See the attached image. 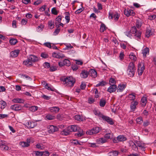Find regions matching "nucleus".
Returning <instances> with one entry per match:
<instances>
[{
    "mask_svg": "<svg viewBox=\"0 0 156 156\" xmlns=\"http://www.w3.org/2000/svg\"><path fill=\"white\" fill-rule=\"evenodd\" d=\"M120 15L118 13H111L110 12L109 14L108 17L110 19H112L114 18L115 21H117Z\"/></svg>",
    "mask_w": 156,
    "mask_h": 156,
    "instance_id": "nucleus-11",
    "label": "nucleus"
},
{
    "mask_svg": "<svg viewBox=\"0 0 156 156\" xmlns=\"http://www.w3.org/2000/svg\"><path fill=\"white\" fill-rule=\"evenodd\" d=\"M86 85L84 83H82L80 85L81 89L84 90L86 88Z\"/></svg>",
    "mask_w": 156,
    "mask_h": 156,
    "instance_id": "nucleus-56",
    "label": "nucleus"
},
{
    "mask_svg": "<svg viewBox=\"0 0 156 156\" xmlns=\"http://www.w3.org/2000/svg\"><path fill=\"white\" fill-rule=\"evenodd\" d=\"M9 147L6 145H0V149L1 150H7L9 149Z\"/></svg>",
    "mask_w": 156,
    "mask_h": 156,
    "instance_id": "nucleus-33",
    "label": "nucleus"
},
{
    "mask_svg": "<svg viewBox=\"0 0 156 156\" xmlns=\"http://www.w3.org/2000/svg\"><path fill=\"white\" fill-rule=\"evenodd\" d=\"M29 143L30 142L28 143L24 141L21 142H20V145L23 147H27L30 145Z\"/></svg>",
    "mask_w": 156,
    "mask_h": 156,
    "instance_id": "nucleus-31",
    "label": "nucleus"
},
{
    "mask_svg": "<svg viewBox=\"0 0 156 156\" xmlns=\"http://www.w3.org/2000/svg\"><path fill=\"white\" fill-rule=\"evenodd\" d=\"M6 105L7 104L5 101L3 100L0 101V108L1 109H4Z\"/></svg>",
    "mask_w": 156,
    "mask_h": 156,
    "instance_id": "nucleus-27",
    "label": "nucleus"
},
{
    "mask_svg": "<svg viewBox=\"0 0 156 156\" xmlns=\"http://www.w3.org/2000/svg\"><path fill=\"white\" fill-rule=\"evenodd\" d=\"M136 121L137 123L139 124H141L143 123V119L141 117H139L136 119Z\"/></svg>",
    "mask_w": 156,
    "mask_h": 156,
    "instance_id": "nucleus-40",
    "label": "nucleus"
},
{
    "mask_svg": "<svg viewBox=\"0 0 156 156\" xmlns=\"http://www.w3.org/2000/svg\"><path fill=\"white\" fill-rule=\"evenodd\" d=\"M70 65L71 62L70 61L67 59H65L62 62H58V65L61 67L64 66H69Z\"/></svg>",
    "mask_w": 156,
    "mask_h": 156,
    "instance_id": "nucleus-9",
    "label": "nucleus"
},
{
    "mask_svg": "<svg viewBox=\"0 0 156 156\" xmlns=\"http://www.w3.org/2000/svg\"><path fill=\"white\" fill-rule=\"evenodd\" d=\"M100 130V128L98 127H93L91 129L89 130L86 132L87 134L92 135L98 133Z\"/></svg>",
    "mask_w": 156,
    "mask_h": 156,
    "instance_id": "nucleus-6",
    "label": "nucleus"
},
{
    "mask_svg": "<svg viewBox=\"0 0 156 156\" xmlns=\"http://www.w3.org/2000/svg\"><path fill=\"white\" fill-rule=\"evenodd\" d=\"M117 88V86L115 84H112V85H110L108 88L107 91L110 93L114 92L116 90Z\"/></svg>",
    "mask_w": 156,
    "mask_h": 156,
    "instance_id": "nucleus-13",
    "label": "nucleus"
},
{
    "mask_svg": "<svg viewBox=\"0 0 156 156\" xmlns=\"http://www.w3.org/2000/svg\"><path fill=\"white\" fill-rule=\"evenodd\" d=\"M65 14L66 15L65 17V19L66 20V23H68L70 21L69 13V12H66Z\"/></svg>",
    "mask_w": 156,
    "mask_h": 156,
    "instance_id": "nucleus-34",
    "label": "nucleus"
},
{
    "mask_svg": "<svg viewBox=\"0 0 156 156\" xmlns=\"http://www.w3.org/2000/svg\"><path fill=\"white\" fill-rule=\"evenodd\" d=\"M57 67L55 66H51L50 69V71L51 72H53L57 70Z\"/></svg>",
    "mask_w": 156,
    "mask_h": 156,
    "instance_id": "nucleus-62",
    "label": "nucleus"
},
{
    "mask_svg": "<svg viewBox=\"0 0 156 156\" xmlns=\"http://www.w3.org/2000/svg\"><path fill=\"white\" fill-rule=\"evenodd\" d=\"M142 54L143 55V57L146 58L147 56V55H148L149 53V49L148 48H146L142 50Z\"/></svg>",
    "mask_w": 156,
    "mask_h": 156,
    "instance_id": "nucleus-24",
    "label": "nucleus"
},
{
    "mask_svg": "<svg viewBox=\"0 0 156 156\" xmlns=\"http://www.w3.org/2000/svg\"><path fill=\"white\" fill-rule=\"evenodd\" d=\"M106 84V82L105 81H101L99 83L97 84L96 85V87H98L99 86H102L105 85Z\"/></svg>",
    "mask_w": 156,
    "mask_h": 156,
    "instance_id": "nucleus-44",
    "label": "nucleus"
},
{
    "mask_svg": "<svg viewBox=\"0 0 156 156\" xmlns=\"http://www.w3.org/2000/svg\"><path fill=\"white\" fill-rule=\"evenodd\" d=\"M38 60L37 57L33 55H30L28 59L23 61L25 65L31 66H32V62H35Z\"/></svg>",
    "mask_w": 156,
    "mask_h": 156,
    "instance_id": "nucleus-3",
    "label": "nucleus"
},
{
    "mask_svg": "<svg viewBox=\"0 0 156 156\" xmlns=\"http://www.w3.org/2000/svg\"><path fill=\"white\" fill-rule=\"evenodd\" d=\"M44 83H46V84L45 85V87H46V88L48 89L49 90H50L52 91H54V89L53 88H52L50 86H49L48 85V84L47 83H46L45 81H44Z\"/></svg>",
    "mask_w": 156,
    "mask_h": 156,
    "instance_id": "nucleus-45",
    "label": "nucleus"
},
{
    "mask_svg": "<svg viewBox=\"0 0 156 156\" xmlns=\"http://www.w3.org/2000/svg\"><path fill=\"white\" fill-rule=\"evenodd\" d=\"M45 46L49 48H51V43L49 42H45L44 44Z\"/></svg>",
    "mask_w": 156,
    "mask_h": 156,
    "instance_id": "nucleus-59",
    "label": "nucleus"
},
{
    "mask_svg": "<svg viewBox=\"0 0 156 156\" xmlns=\"http://www.w3.org/2000/svg\"><path fill=\"white\" fill-rule=\"evenodd\" d=\"M12 101L14 103H23L24 100L21 98H14L12 99Z\"/></svg>",
    "mask_w": 156,
    "mask_h": 156,
    "instance_id": "nucleus-26",
    "label": "nucleus"
},
{
    "mask_svg": "<svg viewBox=\"0 0 156 156\" xmlns=\"http://www.w3.org/2000/svg\"><path fill=\"white\" fill-rule=\"evenodd\" d=\"M23 125L28 128H34L35 126L34 123V122L29 121L25 122Z\"/></svg>",
    "mask_w": 156,
    "mask_h": 156,
    "instance_id": "nucleus-12",
    "label": "nucleus"
},
{
    "mask_svg": "<svg viewBox=\"0 0 156 156\" xmlns=\"http://www.w3.org/2000/svg\"><path fill=\"white\" fill-rule=\"evenodd\" d=\"M88 75V72L87 71L84 70H82L81 72L80 76L81 78H86L87 77Z\"/></svg>",
    "mask_w": 156,
    "mask_h": 156,
    "instance_id": "nucleus-22",
    "label": "nucleus"
},
{
    "mask_svg": "<svg viewBox=\"0 0 156 156\" xmlns=\"http://www.w3.org/2000/svg\"><path fill=\"white\" fill-rule=\"evenodd\" d=\"M115 81L114 78H111L110 79L109 83L110 85H112V84H115Z\"/></svg>",
    "mask_w": 156,
    "mask_h": 156,
    "instance_id": "nucleus-46",
    "label": "nucleus"
},
{
    "mask_svg": "<svg viewBox=\"0 0 156 156\" xmlns=\"http://www.w3.org/2000/svg\"><path fill=\"white\" fill-rule=\"evenodd\" d=\"M78 143V141L76 140H73L71 142L72 144L74 145H77Z\"/></svg>",
    "mask_w": 156,
    "mask_h": 156,
    "instance_id": "nucleus-64",
    "label": "nucleus"
},
{
    "mask_svg": "<svg viewBox=\"0 0 156 156\" xmlns=\"http://www.w3.org/2000/svg\"><path fill=\"white\" fill-rule=\"evenodd\" d=\"M43 66L44 68H48L50 67V63L48 62H45L43 64Z\"/></svg>",
    "mask_w": 156,
    "mask_h": 156,
    "instance_id": "nucleus-47",
    "label": "nucleus"
},
{
    "mask_svg": "<svg viewBox=\"0 0 156 156\" xmlns=\"http://www.w3.org/2000/svg\"><path fill=\"white\" fill-rule=\"evenodd\" d=\"M152 34L151 29L150 27H147L145 34V37H149Z\"/></svg>",
    "mask_w": 156,
    "mask_h": 156,
    "instance_id": "nucleus-23",
    "label": "nucleus"
},
{
    "mask_svg": "<svg viewBox=\"0 0 156 156\" xmlns=\"http://www.w3.org/2000/svg\"><path fill=\"white\" fill-rule=\"evenodd\" d=\"M71 68L74 71H76L78 69V66L76 64L72 65Z\"/></svg>",
    "mask_w": 156,
    "mask_h": 156,
    "instance_id": "nucleus-51",
    "label": "nucleus"
},
{
    "mask_svg": "<svg viewBox=\"0 0 156 156\" xmlns=\"http://www.w3.org/2000/svg\"><path fill=\"white\" fill-rule=\"evenodd\" d=\"M129 58L131 60L135 61L136 59V58L135 55L133 52H131L129 55Z\"/></svg>",
    "mask_w": 156,
    "mask_h": 156,
    "instance_id": "nucleus-36",
    "label": "nucleus"
},
{
    "mask_svg": "<svg viewBox=\"0 0 156 156\" xmlns=\"http://www.w3.org/2000/svg\"><path fill=\"white\" fill-rule=\"evenodd\" d=\"M136 69L134 63L130 62L128 66L127 70L128 75L129 77H133L134 76Z\"/></svg>",
    "mask_w": 156,
    "mask_h": 156,
    "instance_id": "nucleus-4",
    "label": "nucleus"
},
{
    "mask_svg": "<svg viewBox=\"0 0 156 156\" xmlns=\"http://www.w3.org/2000/svg\"><path fill=\"white\" fill-rule=\"evenodd\" d=\"M64 82L68 86L73 87L76 82V80L72 76H69L66 78H63L62 79Z\"/></svg>",
    "mask_w": 156,
    "mask_h": 156,
    "instance_id": "nucleus-2",
    "label": "nucleus"
},
{
    "mask_svg": "<svg viewBox=\"0 0 156 156\" xmlns=\"http://www.w3.org/2000/svg\"><path fill=\"white\" fill-rule=\"evenodd\" d=\"M130 31L131 34H135L134 37L138 41H139L141 39L142 32L140 31H137L135 26L132 27Z\"/></svg>",
    "mask_w": 156,
    "mask_h": 156,
    "instance_id": "nucleus-5",
    "label": "nucleus"
},
{
    "mask_svg": "<svg viewBox=\"0 0 156 156\" xmlns=\"http://www.w3.org/2000/svg\"><path fill=\"white\" fill-rule=\"evenodd\" d=\"M75 119L79 121H83V118L80 115H76L74 116Z\"/></svg>",
    "mask_w": 156,
    "mask_h": 156,
    "instance_id": "nucleus-35",
    "label": "nucleus"
},
{
    "mask_svg": "<svg viewBox=\"0 0 156 156\" xmlns=\"http://www.w3.org/2000/svg\"><path fill=\"white\" fill-rule=\"evenodd\" d=\"M138 102L136 101H132L130 105V108L133 111H134L136 108V106L138 104Z\"/></svg>",
    "mask_w": 156,
    "mask_h": 156,
    "instance_id": "nucleus-18",
    "label": "nucleus"
},
{
    "mask_svg": "<svg viewBox=\"0 0 156 156\" xmlns=\"http://www.w3.org/2000/svg\"><path fill=\"white\" fill-rule=\"evenodd\" d=\"M110 135L111 134L110 133H106L105 135L104 138L107 139L111 138Z\"/></svg>",
    "mask_w": 156,
    "mask_h": 156,
    "instance_id": "nucleus-58",
    "label": "nucleus"
},
{
    "mask_svg": "<svg viewBox=\"0 0 156 156\" xmlns=\"http://www.w3.org/2000/svg\"><path fill=\"white\" fill-rule=\"evenodd\" d=\"M118 141H123L126 140V138L123 135H119L116 138Z\"/></svg>",
    "mask_w": 156,
    "mask_h": 156,
    "instance_id": "nucleus-28",
    "label": "nucleus"
},
{
    "mask_svg": "<svg viewBox=\"0 0 156 156\" xmlns=\"http://www.w3.org/2000/svg\"><path fill=\"white\" fill-rule=\"evenodd\" d=\"M128 98L130 100L134 101L135 98V96L134 94H131L129 95Z\"/></svg>",
    "mask_w": 156,
    "mask_h": 156,
    "instance_id": "nucleus-42",
    "label": "nucleus"
},
{
    "mask_svg": "<svg viewBox=\"0 0 156 156\" xmlns=\"http://www.w3.org/2000/svg\"><path fill=\"white\" fill-rule=\"evenodd\" d=\"M22 107L18 104H15L11 105L10 107L11 109L16 111H19L21 109Z\"/></svg>",
    "mask_w": 156,
    "mask_h": 156,
    "instance_id": "nucleus-15",
    "label": "nucleus"
},
{
    "mask_svg": "<svg viewBox=\"0 0 156 156\" xmlns=\"http://www.w3.org/2000/svg\"><path fill=\"white\" fill-rule=\"evenodd\" d=\"M46 5H45L42 6L39 8V10L40 11H44L45 10Z\"/></svg>",
    "mask_w": 156,
    "mask_h": 156,
    "instance_id": "nucleus-60",
    "label": "nucleus"
},
{
    "mask_svg": "<svg viewBox=\"0 0 156 156\" xmlns=\"http://www.w3.org/2000/svg\"><path fill=\"white\" fill-rule=\"evenodd\" d=\"M48 132L49 133H53L58 131V128L56 126L53 125H50L48 127Z\"/></svg>",
    "mask_w": 156,
    "mask_h": 156,
    "instance_id": "nucleus-10",
    "label": "nucleus"
},
{
    "mask_svg": "<svg viewBox=\"0 0 156 156\" xmlns=\"http://www.w3.org/2000/svg\"><path fill=\"white\" fill-rule=\"evenodd\" d=\"M44 26L43 25H41L38 26L37 28V30L38 32H41L42 31L43 28H44Z\"/></svg>",
    "mask_w": 156,
    "mask_h": 156,
    "instance_id": "nucleus-50",
    "label": "nucleus"
},
{
    "mask_svg": "<svg viewBox=\"0 0 156 156\" xmlns=\"http://www.w3.org/2000/svg\"><path fill=\"white\" fill-rule=\"evenodd\" d=\"M124 13L127 17H129L130 16H133L135 15V12L133 10L128 8L125 9L124 11Z\"/></svg>",
    "mask_w": 156,
    "mask_h": 156,
    "instance_id": "nucleus-7",
    "label": "nucleus"
},
{
    "mask_svg": "<svg viewBox=\"0 0 156 156\" xmlns=\"http://www.w3.org/2000/svg\"><path fill=\"white\" fill-rule=\"evenodd\" d=\"M51 12L52 13L55 15H57L58 14V12L55 7H54L52 8Z\"/></svg>",
    "mask_w": 156,
    "mask_h": 156,
    "instance_id": "nucleus-48",
    "label": "nucleus"
},
{
    "mask_svg": "<svg viewBox=\"0 0 156 156\" xmlns=\"http://www.w3.org/2000/svg\"><path fill=\"white\" fill-rule=\"evenodd\" d=\"M135 143V141L133 142V141H130L129 144L130 146L132 148L133 150L137 151L138 150V148L136 144Z\"/></svg>",
    "mask_w": 156,
    "mask_h": 156,
    "instance_id": "nucleus-19",
    "label": "nucleus"
},
{
    "mask_svg": "<svg viewBox=\"0 0 156 156\" xmlns=\"http://www.w3.org/2000/svg\"><path fill=\"white\" fill-rule=\"evenodd\" d=\"M52 56L54 58L59 59V53H57L55 52L52 53Z\"/></svg>",
    "mask_w": 156,
    "mask_h": 156,
    "instance_id": "nucleus-52",
    "label": "nucleus"
},
{
    "mask_svg": "<svg viewBox=\"0 0 156 156\" xmlns=\"http://www.w3.org/2000/svg\"><path fill=\"white\" fill-rule=\"evenodd\" d=\"M103 120L106 121L108 123L111 125H113L114 122L113 121L112 119L109 117L105 116L104 118H103Z\"/></svg>",
    "mask_w": 156,
    "mask_h": 156,
    "instance_id": "nucleus-16",
    "label": "nucleus"
},
{
    "mask_svg": "<svg viewBox=\"0 0 156 156\" xmlns=\"http://www.w3.org/2000/svg\"><path fill=\"white\" fill-rule=\"evenodd\" d=\"M37 108L38 107L37 106H32L29 108V110L32 112H35L37 110Z\"/></svg>",
    "mask_w": 156,
    "mask_h": 156,
    "instance_id": "nucleus-37",
    "label": "nucleus"
},
{
    "mask_svg": "<svg viewBox=\"0 0 156 156\" xmlns=\"http://www.w3.org/2000/svg\"><path fill=\"white\" fill-rule=\"evenodd\" d=\"M59 110V108L56 106L50 107L49 108V110L50 112L55 113H57L58 112Z\"/></svg>",
    "mask_w": 156,
    "mask_h": 156,
    "instance_id": "nucleus-20",
    "label": "nucleus"
},
{
    "mask_svg": "<svg viewBox=\"0 0 156 156\" xmlns=\"http://www.w3.org/2000/svg\"><path fill=\"white\" fill-rule=\"evenodd\" d=\"M70 133H71L70 131L68 130V127L66 129H63L61 132L62 134L65 136L69 135L70 134Z\"/></svg>",
    "mask_w": 156,
    "mask_h": 156,
    "instance_id": "nucleus-30",
    "label": "nucleus"
},
{
    "mask_svg": "<svg viewBox=\"0 0 156 156\" xmlns=\"http://www.w3.org/2000/svg\"><path fill=\"white\" fill-rule=\"evenodd\" d=\"M89 75L93 78H95L97 76V73L95 69H91L88 72Z\"/></svg>",
    "mask_w": 156,
    "mask_h": 156,
    "instance_id": "nucleus-17",
    "label": "nucleus"
},
{
    "mask_svg": "<svg viewBox=\"0 0 156 156\" xmlns=\"http://www.w3.org/2000/svg\"><path fill=\"white\" fill-rule=\"evenodd\" d=\"M57 118L59 120H61L63 119V116L62 115L58 114L57 115Z\"/></svg>",
    "mask_w": 156,
    "mask_h": 156,
    "instance_id": "nucleus-63",
    "label": "nucleus"
},
{
    "mask_svg": "<svg viewBox=\"0 0 156 156\" xmlns=\"http://www.w3.org/2000/svg\"><path fill=\"white\" fill-rule=\"evenodd\" d=\"M20 53V50L18 49L12 51L10 53V57L15 58L18 56Z\"/></svg>",
    "mask_w": 156,
    "mask_h": 156,
    "instance_id": "nucleus-14",
    "label": "nucleus"
},
{
    "mask_svg": "<svg viewBox=\"0 0 156 156\" xmlns=\"http://www.w3.org/2000/svg\"><path fill=\"white\" fill-rule=\"evenodd\" d=\"M60 29H58L57 28L55 29V31H54L53 34L54 35H57L59 32Z\"/></svg>",
    "mask_w": 156,
    "mask_h": 156,
    "instance_id": "nucleus-57",
    "label": "nucleus"
},
{
    "mask_svg": "<svg viewBox=\"0 0 156 156\" xmlns=\"http://www.w3.org/2000/svg\"><path fill=\"white\" fill-rule=\"evenodd\" d=\"M141 25L142 23L140 22L138 20H137L136 22V26L137 28H139L141 27Z\"/></svg>",
    "mask_w": 156,
    "mask_h": 156,
    "instance_id": "nucleus-55",
    "label": "nucleus"
},
{
    "mask_svg": "<svg viewBox=\"0 0 156 156\" xmlns=\"http://www.w3.org/2000/svg\"><path fill=\"white\" fill-rule=\"evenodd\" d=\"M131 34V33L130 31H127L125 32V34L130 38H131L132 37V35Z\"/></svg>",
    "mask_w": 156,
    "mask_h": 156,
    "instance_id": "nucleus-49",
    "label": "nucleus"
},
{
    "mask_svg": "<svg viewBox=\"0 0 156 156\" xmlns=\"http://www.w3.org/2000/svg\"><path fill=\"white\" fill-rule=\"evenodd\" d=\"M33 155L34 156H42L43 153L42 151H34L33 152Z\"/></svg>",
    "mask_w": 156,
    "mask_h": 156,
    "instance_id": "nucleus-32",
    "label": "nucleus"
},
{
    "mask_svg": "<svg viewBox=\"0 0 156 156\" xmlns=\"http://www.w3.org/2000/svg\"><path fill=\"white\" fill-rule=\"evenodd\" d=\"M41 56L43 58H45L48 57V55L47 54L44 53H42L41 54Z\"/></svg>",
    "mask_w": 156,
    "mask_h": 156,
    "instance_id": "nucleus-53",
    "label": "nucleus"
},
{
    "mask_svg": "<svg viewBox=\"0 0 156 156\" xmlns=\"http://www.w3.org/2000/svg\"><path fill=\"white\" fill-rule=\"evenodd\" d=\"M106 26L104 23H101L100 28V31L101 32H103L106 30Z\"/></svg>",
    "mask_w": 156,
    "mask_h": 156,
    "instance_id": "nucleus-41",
    "label": "nucleus"
},
{
    "mask_svg": "<svg viewBox=\"0 0 156 156\" xmlns=\"http://www.w3.org/2000/svg\"><path fill=\"white\" fill-rule=\"evenodd\" d=\"M107 141L106 139L103 138H101L97 139L96 140L97 144H102L106 142Z\"/></svg>",
    "mask_w": 156,
    "mask_h": 156,
    "instance_id": "nucleus-25",
    "label": "nucleus"
},
{
    "mask_svg": "<svg viewBox=\"0 0 156 156\" xmlns=\"http://www.w3.org/2000/svg\"><path fill=\"white\" fill-rule=\"evenodd\" d=\"M106 101L105 100H101L100 101V105L101 107H104L105 105Z\"/></svg>",
    "mask_w": 156,
    "mask_h": 156,
    "instance_id": "nucleus-43",
    "label": "nucleus"
},
{
    "mask_svg": "<svg viewBox=\"0 0 156 156\" xmlns=\"http://www.w3.org/2000/svg\"><path fill=\"white\" fill-rule=\"evenodd\" d=\"M68 130L72 132L77 131L78 133L75 134V136L76 137H80L83 135V130L80 127L76 125H71L68 127Z\"/></svg>",
    "mask_w": 156,
    "mask_h": 156,
    "instance_id": "nucleus-1",
    "label": "nucleus"
},
{
    "mask_svg": "<svg viewBox=\"0 0 156 156\" xmlns=\"http://www.w3.org/2000/svg\"><path fill=\"white\" fill-rule=\"evenodd\" d=\"M141 103L143 107H144L147 102V99L146 97H143L141 100Z\"/></svg>",
    "mask_w": 156,
    "mask_h": 156,
    "instance_id": "nucleus-29",
    "label": "nucleus"
},
{
    "mask_svg": "<svg viewBox=\"0 0 156 156\" xmlns=\"http://www.w3.org/2000/svg\"><path fill=\"white\" fill-rule=\"evenodd\" d=\"M83 9H82V8H80L75 12V13L76 14H78L81 13L83 10Z\"/></svg>",
    "mask_w": 156,
    "mask_h": 156,
    "instance_id": "nucleus-61",
    "label": "nucleus"
},
{
    "mask_svg": "<svg viewBox=\"0 0 156 156\" xmlns=\"http://www.w3.org/2000/svg\"><path fill=\"white\" fill-rule=\"evenodd\" d=\"M45 117L47 119L49 120H53L55 118V116L50 114L47 115Z\"/></svg>",
    "mask_w": 156,
    "mask_h": 156,
    "instance_id": "nucleus-39",
    "label": "nucleus"
},
{
    "mask_svg": "<svg viewBox=\"0 0 156 156\" xmlns=\"http://www.w3.org/2000/svg\"><path fill=\"white\" fill-rule=\"evenodd\" d=\"M62 20V17L61 16H58V17L55 19V21L57 22L58 23H60L61 22Z\"/></svg>",
    "mask_w": 156,
    "mask_h": 156,
    "instance_id": "nucleus-54",
    "label": "nucleus"
},
{
    "mask_svg": "<svg viewBox=\"0 0 156 156\" xmlns=\"http://www.w3.org/2000/svg\"><path fill=\"white\" fill-rule=\"evenodd\" d=\"M126 87V85L124 84H120L118 86L117 91L118 92H122Z\"/></svg>",
    "mask_w": 156,
    "mask_h": 156,
    "instance_id": "nucleus-21",
    "label": "nucleus"
},
{
    "mask_svg": "<svg viewBox=\"0 0 156 156\" xmlns=\"http://www.w3.org/2000/svg\"><path fill=\"white\" fill-rule=\"evenodd\" d=\"M17 42V41L16 39L12 38L9 40L10 43L12 45H15Z\"/></svg>",
    "mask_w": 156,
    "mask_h": 156,
    "instance_id": "nucleus-38",
    "label": "nucleus"
},
{
    "mask_svg": "<svg viewBox=\"0 0 156 156\" xmlns=\"http://www.w3.org/2000/svg\"><path fill=\"white\" fill-rule=\"evenodd\" d=\"M145 69L144 64L143 62L139 63L138 65V72L139 75H141Z\"/></svg>",
    "mask_w": 156,
    "mask_h": 156,
    "instance_id": "nucleus-8",
    "label": "nucleus"
}]
</instances>
